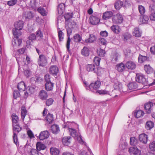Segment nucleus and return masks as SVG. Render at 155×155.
<instances>
[{
	"label": "nucleus",
	"instance_id": "1",
	"mask_svg": "<svg viewBox=\"0 0 155 155\" xmlns=\"http://www.w3.org/2000/svg\"><path fill=\"white\" fill-rule=\"evenodd\" d=\"M135 80L137 82L146 86L148 84L150 86L155 84V82H153L151 84H149L147 79L146 78L144 75L141 73H138L136 74Z\"/></svg>",
	"mask_w": 155,
	"mask_h": 155
},
{
	"label": "nucleus",
	"instance_id": "2",
	"mask_svg": "<svg viewBox=\"0 0 155 155\" xmlns=\"http://www.w3.org/2000/svg\"><path fill=\"white\" fill-rule=\"evenodd\" d=\"M13 139L14 140V143H15L16 145H18V139L17 137V134L16 133H18L21 130V128L20 126L17 124H13Z\"/></svg>",
	"mask_w": 155,
	"mask_h": 155
},
{
	"label": "nucleus",
	"instance_id": "3",
	"mask_svg": "<svg viewBox=\"0 0 155 155\" xmlns=\"http://www.w3.org/2000/svg\"><path fill=\"white\" fill-rule=\"evenodd\" d=\"M101 85L100 81H97L94 83H91L89 87L87 88V90H90L93 92H96V91L100 88Z\"/></svg>",
	"mask_w": 155,
	"mask_h": 155
},
{
	"label": "nucleus",
	"instance_id": "4",
	"mask_svg": "<svg viewBox=\"0 0 155 155\" xmlns=\"http://www.w3.org/2000/svg\"><path fill=\"white\" fill-rule=\"evenodd\" d=\"M38 63L40 66H45L47 64V59L45 56L43 54L39 55L38 60Z\"/></svg>",
	"mask_w": 155,
	"mask_h": 155
},
{
	"label": "nucleus",
	"instance_id": "5",
	"mask_svg": "<svg viewBox=\"0 0 155 155\" xmlns=\"http://www.w3.org/2000/svg\"><path fill=\"white\" fill-rule=\"evenodd\" d=\"M113 23L116 24H120L123 20V18L122 15L119 14L114 15L112 18Z\"/></svg>",
	"mask_w": 155,
	"mask_h": 155
},
{
	"label": "nucleus",
	"instance_id": "6",
	"mask_svg": "<svg viewBox=\"0 0 155 155\" xmlns=\"http://www.w3.org/2000/svg\"><path fill=\"white\" fill-rule=\"evenodd\" d=\"M49 136V133L47 130H45L41 132L39 135V139L41 140H43L47 139Z\"/></svg>",
	"mask_w": 155,
	"mask_h": 155
},
{
	"label": "nucleus",
	"instance_id": "7",
	"mask_svg": "<svg viewBox=\"0 0 155 155\" xmlns=\"http://www.w3.org/2000/svg\"><path fill=\"white\" fill-rule=\"evenodd\" d=\"M129 151L130 154L134 155H139L140 154V151L135 147H130Z\"/></svg>",
	"mask_w": 155,
	"mask_h": 155
},
{
	"label": "nucleus",
	"instance_id": "8",
	"mask_svg": "<svg viewBox=\"0 0 155 155\" xmlns=\"http://www.w3.org/2000/svg\"><path fill=\"white\" fill-rule=\"evenodd\" d=\"M22 42L21 39L18 38H15V39H14L12 41V44L14 48H18L21 45Z\"/></svg>",
	"mask_w": 155,
	"mask_h": 155
},
{
	"label": "nucleus",
	"instance_id": "9",
	"mask_svg": "<svg viewBox=\"0 0 155 155\" xmlns=\"http://www.w3.org/2000/svg\"><path fill=\"white\" fill-rule=\"evenodd\" d=\"M139 140L140 141L144 144L147 143L148 141V136L145 134H142L139 135Z\"/></svg>",
	"mask_w": 155,
	"mask_h": 155
},
{
	"label": "nucleus",
	"instance_id": "10",
	"mask_svg": "<svg viewBox=\"0 0 155 155\" xmlns=\"http://www.w3.org/2000/svg\"><path fill=\"white\" fill-rule=\"evenodd\" d=\"M89 19L90 23L93 25H96L100 21V19L98 18L93 15L91 16Z\"/></svg>",
	"mask_w": 155,
	"mask_h": 155
},
{
	"label": "nucleus",
	"instance_id": "11",
	"mask_svg": "<svg viewBox=\"0 0 155 155\" xmlns=\"http://www.w3.org/2000/svg\"><path fill=\"white\" fill-rule=\"evenodd\" d=\"M58 72V69L56 66L53 65L50 67L49 72L51 74L53 75H56Z\"/></svg>",
	"mask_w": 155,
	"mask_h": 155
},
{
	"label": "nucleus",
	"instance_id": "12",
	"mask_svg": "<svg viewBox=\"0 0 155 155\" xmlns=\"http://www.w3.org/2000/svg\"><path fill=\"white\" fill-rule=\"evenodd\" d=\"M125 66L128 69L133 70L136 67L135 64L131 61H127L125 64Z\"/></svg>",
	"mask_w": 155,
	"mask_h": 155
},
{
	"label": "nucleus",
	"instance_id": "13",
	"mask_svg": "<svg viewBox=\"0 0 155 155\" xmlns=\"http://www.w3.org/2000/svg\"><path fill=\"white\" fill-rule=\"evenodd\" d=\"M71 137L70 136H66L63 137L62 140L63 144L65 146H68L71 143Z\"/></svg>",
	"mask_w": 155,
	"mask_h": 155
},
{
	"label": "nucleus",
	"instance_id": "14",
	"mask_svg": "<svg viewBox=\"0 0 155 155\" xmlns=\"http://www.w3.org/2000/svg\"><path fill=\"white\" fill-rule=\"evenodd\" d=\"M153 104L150 102L145 104L144 108L146 110V112L147 114H150L151 113V107L153 106Z\"/></svg>",
	"mask_w": 155,
	"mask_h": 155
},
{
	"label": "nucleus",
	"instance_id": "15",
	"mask_svg": "<svg viewBox=\"0 0 155 155\" xmlns=\"http://www.w3.org/2000/svg\"><path fill=\"white\" fill-rule=\"evenodd\" d=\"M113 13L111 11L106 12L103 14L102 18L104 20L109 19L113 15Z\"/></svg>",
	"mask_w": 155,
	"mask_h": 155
},
{
	"label": "nucleus",
	"instance_id": "16",
	"mask_svg": "<svg viewBox=\"0 0 155 155\" xmlns=\"http://www.w3.org/2000/svg\"><path fill=\"white\" fill-rule=\"evenodd\" d=\"M14 26L15 28L19 30H22L23 26V22L22 21L16 22L14 24Z\"/></svg>",
	"mask_w": 155,
	"mask_h": 155
},
{
	"label": "nucleus",
	"instance_id": "17",
	"mask_svg": "<svg viewBox=\"0 0 155 155\" xmlns=\"http://www.w3.org/2000/svg\"><path fill=\"white\" fill-rule=\"evenodd\" d=\"M54 85V83L51 82H46L45 85V89L48 91H52L53 89Z\"/></svg>",
	"mask_w": 155,
	"mask_h": 155
},
{
	"label": "nucleus",
	"instance_id": "18",
	"mask_svg": "<svg viewBox=\"0 0 155 155\" xmlns=\"http://www.w3.org/2000/svg\"><path fill=\"white\" fill-rule=\"evenodd\" d=\"M96 67L94 64H88L86 66V70L88 72H92L94 73Z\"/></svg>",
	"mask_w": 155,
	"mask_h": 155
},
{
	"label": "nucleus",
	"instance_id": "19",
	"mask_svg": "<svg viewBox=\"0 0 155 155\" xmlns=\"http://www.w3.org/2000/svg\"><path fill=\"white\" fill-rule=\"evenodd\" d=\"M51 130L53 134H58L60 131L58 126L56 124L52 125L51 127Z\"/></svg>",
	"mask_w": 155,
	"mask_h": 155
},
{
	"label": "nucleus",
	"instance_id": "20",
	"mask_svg": "<svg viewBox=\"0 0 155 155\" xmlns=\"http://www.w3.org/2000/svg\"><path fill=\"white\" fill-rule=\"evenodd\" d=\"M39 95L40 99L43 100H46L48 97L47 92L44 90H41L40 91Z\"/></svg>",
	"mask_w": 155,
	"mask_h": 155
},
{
	"label": "nucleus",
	"instance_id": "21",
	"mask_svg": "<svg viewBox=\"0 0 155 155\" xmlns=\"http://www.w3.org/2000/svg\"><path fill=\"white\" fill-rule=\"evenodd\" d=\"M133 34L136 37H140L141 36L142 32L140 30L139 28L136 27L134 28Z\"/></svg>",
	"mask_w": 155,
	"mask_h": 155
},
{
	"label": "nucleus",
	"instance_id": "22",
	"mask_svg": "<svg viewBox=\"0 0 155 155\" xmlns=\"http://www.w3.org/2000/svg\"><path fill=\"white\" fill-rule=\"evenodd\" d=\"M36 148L38 150L40 151L41 150H44L46 147L45 145L40 142H38L36 144Z\"/></svg>",
	"mask_w": 155,
	"mask_h": 155
},
{
	"label": "nucleus",
	"instance_id": "23",
	"mask_svg": "<svg viewBox=\"0 0 155 155\" xmlns=\"http://www.w3.org/2000/svg\"><path fill=\"white\" fill-rule=\"evenodd\" d=\"M17 88L21 91H24L25 89V85L23 81H21L17 85Z\"/></svg>",
	"mask_w": 155,
	"mask_h": 155
},
{
	"label": "nucleus",
	"instance_id": "24",
	"mask_svg": "<svg viewBox=\"0 0 155 155\" xmlns=\"http://www.w3.org/2000/svg\"><path fill=\"white\" fill-rule=\"evenodd\" d=\"M96 40V37L95 36L92 34H90L89 35V38L86 39L85 41L86 43H91L94 42Z\"/></svg>",
	"mask_w": 155,
	"mask_h": 155
},
{
	"label": "nucleus",
	"instance_id": "25",
	"mask_svg": "<svg viewBox=\"0 0 155 155\" xmlns=\"http://www.w3.org/2000/svg\"><path fill=\"white\" fill-rule=\"evenodd\" d=\"M37 10L42 16H45L47 15L48 12L44 8L41 7H39Z\"/></svg>",
	"mask_w": 155,
	"mask_h": 155
},
{
	"label": "nucleus",
	"instance_id": "26",
	"mask_svg": "<svg viewBox=\"0 0 155 155\" xmlns=\"http://www.w3.org/2000/svg\"><path fill=\"white\" fill-rule=\"evenodd\" d=\"M65 9V6L64 4L62 3L58 5V14L60 15L62 14Z\"/></svg>",
	"mask_w": 155,
	"mask_h": 155
},
{
	"label": "nucleus",
	"instance_id": "27",
	"mask_svg": "<svg viewBox=\"0 0 155 155\" xmlns=\"http://www.w3.org/2000/svg\"><path fill=\"white\" fill-rule=\"evenodd\" d=\"M125 65L123 63H121L116 65V68L119 72H122L125 69Z\"/></svg>",
	"mask_w": 155,
	"mask_h": 155
},
{
	"label": "nucleus",
	"instance_id": "28",
	"mask_svg": "<svg viewBox=\"0 0 155 155\" xmlns=\"http://www.w3.org/2000/svg\"><path fill=\"white\" fill-rule=\"evenodd\" d=\"M21 30L15 28L13 29L12 33L15 38H18V37L21 35V32L20 31Z\"/></svg>",
	"mask_w": 155,
	"mask_h": 155
},
{
	"label": "nucleus",
	"instance_id": "29",
	"mask_svg": "<svg viewBox=\"0 0 155 155\" xmlns=\"http://www.w3.org/2000/svg\"><path fill=\"white\" fill-rule=\"evenodd\" d=\"M110 28L115 33L118 34L120 32V28L117 25H113L110 27Z\"/></svg>",
	"mask_w": 155,
	"mask_h": 155
},
{
	"label": "nucleus",
	"instance_id": "30",
	"mask_svg": "<svg viewBox=\"0 0 155 155\" xmlns=\"http://www.w3.org/2000/svg\"><path fill=\"white\" fill-rule=\"evenodd\" d=\"M50 151L52 155H58L60 153V151L58 149L54 147L51 148Z\"/></svg>",
	"mask_w": 155,
	"mask_h": 155
},
{
	"label": "nucleus",
	"instance_id": "31",
	"mask_svg": "<svg viewBox=\"0 0 155 155\" xmlns=\"http://www.w3.org/2000/svg\"><path fill=\"white\" fill-rule=\"evenodd\" d=\"M123 5V3L122 2L119 0L116 2L114 4V7L117 10H119Z\"/></svg>",
	"mask_w": 155,
	"mask_h": 155
},
{
	"label": "nucleus",
	"instance_id": "32",
	"mask_svg": "<svg viewBox=\"0 0 155 155\" xmlns=\"http://www.w3.org/2000/svg\"><path fill=\"white\" fill-rule=\"evenodd\" d=\"M144 69L146 72L148 74H150L152 73L153 71V69L150 65H145L144 66Z\"/></svg>",
	"mask_w": 155,
	"mask_h": 155
},
{
	"label": "nucleus",
	"instance_id": "33",
	"mask_svg": "<svg viewBox=\"0 0 155 155\" xmlns=\"http://www.w3.org/2000/svg\"><path fill=\"white\" fill-rule=\"evenodd\" d=\"M127 86L129 90H134L137 88V84L136 83H131L128 84Z\"/></svg>",
	"mask_w": 155,
	"mask_h": 155
},
{
	"label": "nucleus",
	"instance_id": "34",
	"mask_svg": "<svg viewBox=\"0 0 155 155\" xmlns=\"http://www.w3.org/2000/svg\"><path fill=\"white\" fill-rule=\"evenodd\" d=\"M154 123L151 121H147L146 124L145 128L147 130H150L154 127Z\"/></svg>",
	"mask_w": 155,
	"mask_h": 155
},
{
	"label": "nucleus",
	"instance_id": "35",
	"mask_svg": "<svg viewBox=\"0 0 155 155\" xmlns=\"http://www.w3.org/2000/svg\"><path fill=\"white\" fill-rule=\"evenodd\" d=\"M45 120L48 124L52 123L54 120L53 115L49 113H48L45 117Z\"/></svg>",
	"mask_w": 155,
	"mask_h": 155
},
{
	"label": "nucleus",
	"instance_id": "36",
	"mask_svg": "<svg viewBox=\"0 0 155 155\" xmlns=\"http://www.w3.org/2000/svg\"><path fill=\"white\" fill-rule=\"evenodd\" d=\"M68 129L70 134L72 137H77L79 135L77 131L75 129L69 128Z\"/></svg>",
	"mask_w": 155,
	"mask_h": 155
},
{
	"label": "nucleus",
	"instance_id": "37",
	"mask_svg": "<svg viewBox=\"0 0 155 155\" xmlns=\"http://www.w3.org/2000/svg\"><path fill=\"white\" fill-rule=\"evenodd\" d=\"M81 54L84 56H88L89 54V50L88 48L84 47L81 50Z\"/></svg>",
	"mask_w": 155,
	"mask_h": 155
},
{
	"label": "nucleus",
	"instance_id": "38",
	"mask_svg": "<svg viewBox=\"0 0 155 155\" xmlns=\"http://www.w3.org/2000/svg\"><path fill=\"white\" fill-rule=\"evenodd\" d=\"M131 37V35L128 32H125L124 33L122 36V38L124 41H127L128 39L130 38Z\"/></svg>",
	"mask_w": 155,
	"mask_h": 155
},
{
	"label": "nucleus",
	"instance_id": "39",
	"mask_svg": "<svg viewBox=\"0 0 155 155\" xmlns=\"http://www.w3.org/2000/svg\"><path fill=\"white\" fill-rule=\"evenodd\" d=\"M12 118L13 124L18 123V117L15 114H12Z\"/></svg>",
	"mask_w": 155,
	"mask_h": 155
},
{
	"label": "nucleus",
	"instance_id": "40",
	"mask_svg": "<svg viewBox=\"0 0 155 155\" xmlns=\"http://www.w3.org/2000/svg\"><path fill=\"white\" fill-rule=\"evenodd\" d=\"M104 69L103 68H101L96 67V71L94 73L96 74L98 76L101 75L104 72Z\"/></svg>",
	"mask_w": 155,
	"mask_h": 155
},
{
	"label": "nucleus",
	"instance_id": "41",
	"mask_svg": "<svg viewBox=\"0 0 155 155\" xmlns=\"http://www.w3.org/2000/svg\"><path fill=\"white\" fill-rule=\"evenodd\" d=\"M148 57L146 56H143L140 54L138 58V62L140 63H142L143 62L146 61Z\"/></svg>",
	"mask_w": 155,
	"mask_h": 155
},
{
	"label": "nucleus",
	"instance_id": "42",
	"mask_svg": "<svg viewBox=\"0 0 155 155\" xmlns=\"http://www.w3.org/2000/svg\"><path fill=\"white\" fill-rule=\"evenodd\" d=\"M114 87L115 89L119 90L120 91H121L122 88V84L118 81L114 83Z\"/></svg>",
	"mask_w": 155,
	"mask_h": 155
},
{
	"label": "nucleus",
	"instance_id": "43",
	"mask_svg": "<svg viewBox=\"0 0 155 155\" xmlns=\"http://www.w3.org/2000/svg\"><path fill=\"white\" fill-rule=\"evenodd\" d=\"M27 111L24 106H22L21 108V116L23 120H24L27 114Z\"/></svg>",
	"mask_w": 155,
	"mask_h": 155
},
{
	"label": "nucleus",
	"instance_id": "44",
	"mask_svg": "<svg viewBox=\"0 0 155 155\" xmlns=\"http://www.w3.org/2000/svg\"><path fill=\"white\" fill-rule=\"evenodd\" d=\"M144 114V113L142 111L140 110H136L134 113V115L137 118H139L141 116H143Z\"/></svg>",
	"mask_w": 155,
	"mask_h": 155
},
{
	"label": "nucleus",
	"instance_id": "45",
	"mask_svg": "<svg viewBox=\"0 0 155 155\" xmlns=\"http://www.w3.org/2000/svg\"><path fill=\"white\" fill-rule=\"evenodd\" d=\"M74 41L75 42H79L82 39L81 36L78 34H76L73 36Z\"/></svg>",
	"mask_w": 155,
	"mask_h": 155
},
{
	"label": "nucleus",
	"instance_id": "46",
	"mask_svg": "<svg viewBox=\"0 0 155 155\" xmlns=\"http://www.w3.org/2000/svg\"><path fill=\"white\" fill-rule=\"evenodd\" d=\"M138 142V140L135 137H131L130 139V143L132 145H136Z\"/></svg>",
	"mask_w": 155,
	"mask_h": 155
},
{
	"label": "nucleus",
	"instance_id": "47",
	"mask_svg": "<svg viewBox=\"0 0 155 155\" xmlns=\"http://www.w3.org/2000/svg\"><path fill=\"white\" fill-rule=\"evenodd\" d=\"M141 16L142 18L140 17V21H141L143 23H147L149 19L148 16L146 15H142Z\"/></svg>",
	"mask_w": 155,
	"mask_h": 155
},
{
	"label": "nucleus",
	"instance_id": "48",
	"mask_svg": "<svg viewBox=\"0 0 155 155\" xmlns=\"http://www.w3.org/2000/svg\"><path fill=\"white\" fill-rule=\"evenodd\" d=\"M119 54L118 53H115L112 56L111 61L114 63H115L118 60L119 56Z\"/></svg>",
	"mask_w": 155,
	"mask_h": 155
},
{
	"label": "nucleus",
	"instance_id": "49",
	"mask_svg": "<svg viewBox=\"0 0 155 155\" xmlns=\"http://www.w3.org/2000/svg\"><path fill=\"white\" fill-rule=\"evenodd\" d=\"M97 53L99 56L104 57L105 56L106 52L104 50L99 48L97 50Z\"/></svg>",
	"mask_w": 155,
	"mask_h": 155
},
{
	"label": "nucleus",
	"instance_id": "50",
	"mask_svg": "<svg viewBox=\"0 0 155 155\" xmlns=\"http://www.w3.org/2000/svg\"><path fill=\"white\" fill-rule=\"evenodd\" d=\"M96 93H97L101 95L109 94V92L105 90H98L96 91Z\"/></svg>",
	"mask_w": 155,
	"mask_h": 155
},
{
	"label": "nucleus",
	"instance_id": "51",
	"mask_svg": "<svg viewBox=\"0 0 155 155\" xmlns=\"http://www.w3.org/2000/svg\"><path fill=\"white\" fill-rule=\"evenodd\" d=\"M138 10L140 13L141 15H143L146 11L145 8L142 5H139Z\"/></svg>",
	"mask_w": 155,
	"mask_h": 155
},
{
	"label": "nucleus",
	"instance_id": "52",
	"mask_svg": "<svg viewBox=\"0 0 155 155\" xmlns=\"http://www.w3.org/2000/svg\"><path fill=\"white\" fill-rule=\"evenodd\" d=\"M59 40L60 41H62L64 39V34L61 30L58 31Z\"/></svg>",
	"mask_w": 155,
	"mask_h": 155
},
{
	"label": "nucleus",
	"instance_id": "53",
	"mask_svg": "<svg viewBox=\"0 0 155 155\" xmlns=\"http://www.w3.org/2000/svg\"><path fill=\"white\" fill-rule=\"evenodd\" d=\"M73 14L72 13H67L65 14L64 17L66 21H68L72 17Z\"/></svg>",
	"mask_w": 155,
	"mask_h": 155
},
{
	"label": "nucleus",
	"instance_id": "54",
	"mask_svg": "<svg viewBox=\"0 0 155 155\" xmlns=\"http://www.w3.org/2000/svg\"><path fill=\"white\" fill-rule=\"evenodd\" d=\"M28 89V91L29 92L30 94L34 93L35 91V86L29 87L28 86L27 88Z\"/></svg>",
	"mask_w": 155,
	"mask_h": 155
},
{
	"label": "nucleus",
	"instance_id": "55",
	"mask_svg": "<svg viewBox=\"0 0 155 155\" xmlns=\"http://www.w3.org/2000/svg\"><path fill=\"white\" fill-rule=\"evenodd\" d=\"M17 2V0H10L7 2V4L9 6H12L15 5Z\"/></svg>",
	"mask_w": 155,
	"mask_h": 155
},
{
	"label": "nucleus",
	"instance_id": "56",
	"mask_svg": "<svg viewBox=\"0 0 155 155\" xmlns=\"http://www.w3.org/2000/svg\"><path fill=\"white\" fill-rule=\"evenodd\" d=\"M13 95L14 98L15 99H16L20 96L19 92L17 90H14L13 92Z\"/></svg>",
	"mask_w": 155,
	"mask_h": 155
},
{
	"label": "nucleus",
	"instance_id": "57",
	"mask_svg": "<svg viewBox=\"0 0 155 155\" xmlns=\"http://www.w3.org/2000/svg\"><path fill=\"white\" fill-rule=\"evenodd\" d=\"M149 11L151 12H155V5L153 4H151L149 6Z\"/></svg>",
	"mask_w": 155,
	"mask_h": 155
},
{
	"label": "nucleus",
	"instance_id": "58",
	"mask_svg": "<svg viewBox=\"0 0 155 155\" xmlns=\"http://www.w3.org/2000/svg\"><path fill=\"white\" fill-rule=\"evenodd\" d=\"M101 59L97 57H95L94 59V62L97 66L99 65Z\"/></svg>",
	"mask_w": 155,
	"mask_h": 155
},
{
	"label": "nucleus",
	"instance_id": "59",
	"mask_svg": "<svg viewBox=\"0 0 155 155\" xmlns=\"http://www.w3.org/2000/svg\"><path fill=\"white\" fill-rule=\"evenodd\" d=\"M150 150L152 151L155 150V141H153L150 144Z\"/></svg>",
	"mask_w": 155,
	"mask_h": 155
},
{
	"label": "nucleus",
	"instance_id": "60",
	"mask_svg": "<svg viewBox=\"0 0 155 155\" xmlns=\"http://www.w3.org/2000/svg\"><path fill=\"white\" fill-rule=\"evenodd\" d=\"M25 17L29 19H31L33 17V14L31 12H27L25 14Z\"/></svg>",
	"mask_w": 155,
	"mask_h": 155
},
{
	"label": "nucleus",
	"instance_id": "61",
	"mask_svg": "<svg viewBox=\"0 0 155 155\" xmlns=\"http://www.w3.org/2000/svg\"><path fill=\"white\" fill-rule=\"evenodd\" d=\"M54 101V100L51 98H50L47 100L46 102V105L48 106L52 105Z\"/></svg>",
	"mask_w": 155,
	"mask_h": 155
},
{
	"label": "nucleus",
	"instance_id": "62",
	"mask_svg": "<svg viewBox=\"0 0 155 155\" xmlns=\"http://www.w3.org/2000/svg\"><path fill=\"white\" fill-rule=\"evenodd\" d=\"M71 41V38L69 37L68 39L67 43H66V48L67 51H70V43Z\"/></svg>",
	"mask_w": 155,
	"mask_h": 155
},
{
	"label": "nucleus",
	"instance_id": "63",
	"mask_svg": "<svg viewBox=\"0 0 155 155\" xmlns=\"http://www.w3.org/2000/svg\"><path fill=\"white\" fill-rule=\"evenodd\" d=\"M99 41L100 43L103 45H106L107 43V41L104 38H101L99 39Z\"/></svg>",
	"mask_w": 155,
	"mask_h": 155
},
{
	"label": "nucleus",
	"instance_id": "64",
	"mask_svg": "<svg viewBox=\"0 0 155 155\" xmlns=\"http://www.w3.org/2000/svg\"><path fill=\"white\" fill-rule=\"evenodd\" d=\"M38 152L36 150L32 149L30 151L29 154L30 155H36L38 154Z\"/></svg>",
	"mask_w": 155,
	"mask_h": 155
}]
</instances>
